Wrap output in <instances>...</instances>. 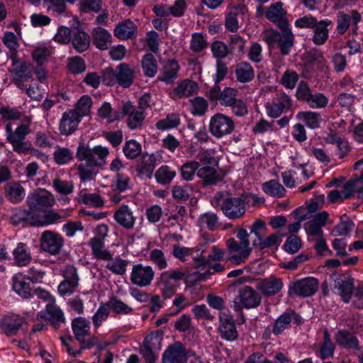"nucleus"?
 I'll return each instance as SVG.
<instances>
[{
  "instance_id": "f257e3e1",
  "label": "nucleus",
  "mask_w": 363,
  "mask_h": 363,
  "mask_svg": "<svg viewBox=\"0 0 363 363\" xmlns=\"http://www.w3.org/2000/svg\"><path fill=\"white\" fill-rule=\"evenodd\" d=\"M250 234L245 229L241 228L238 231L237 238L239 241L231 238L226 240L225 244L228 251L233 254L228 260L233 264H239L245 262L252 252L250 247Z\"/></svg>"
},
{
  "instance_id": "f03ea898",
  "label": "nucleus",
  "mask_w": 363,
  "mask_h": 363,
  "mask_svg": "<svg viewBox=\"0 0 363 363\" xmlns=\"http://www.w3.org/2000/svg\"><path fill=\"white\" fill-rule=\"evenodd\" d=\"M213 201L214 205L220 206L223 214L229 219L235 220L245 214V203L241 197L230 196L228 192H218Z\"/></svg>"
},
{
  "instance_id": "7ed1b4c3",
  "label": "nucleus",
  "mask_w": 363,
  "mask_h": 363,
  "mask_svg": "<svg viewBox=\"0 0 363 363\" xmlns=\"http://www.w3.org/2000/svg\"><path fill=\"white\" fill-rule=\"evenodd\" d=\"M31 119L26 117L21 124L13 130L9 123L5 127L6 140L10 143L15 152L18 153H26L30 150V145L24 141L26 137L30 133Z\"/></svg>"
},
{
  "instance_id": "20e7f679",
  "label": "nucleus",
  "mask_w": 363,
  "mask_h": 363,
  "mask_svg": "<svg viewBox=\"0 0 363 363\" xmlns=\"http://www.w3.org/2000/svg\"><path fill=\"white\" fill-rule=\"evenodd\" d=\"M185 276L186 272L179 269L166 271L160 274L157 285L163 299H169L176 294L179 281Z\"/></svg>"
},
{
  "instance_id": "39448f33",
  "label": "nucleus",
  "mask_w": 363,
  "mask_h": 363,
  "mask_svg": "<svg viewBox=\"0 0 363 363\" xmlns=\"http://www.w3.org/2000/svg\"><path fill=\"white\" fill-rule=\"evenodd\" d=\"M280 30L281 33L273 29L267 30L264 32L263 37L269 46H274L277 43L281 55H287L294 46V35L289 26Z\"/></svg>"
},
{
  "instance_id": "423d86ee",
  "label": "nucleus",
  "mask_w": 363,
  "mask_h": 363,
  "mask_svg": "<svg viewBox=\"0 0 363 363\" xmlns=\"http://www.w3.org/2000/svg\"><path fill=\"white\" fill-rule=\"evenodd\" d=\"M109 154L107 147L97 145L93 148L81 143L77 148L76 157L79 160H85L91 166L102 167L106 162Z\"/></svg>"
},
{
  "instance_id": "0eeeda50",
  "label": "nucleus",
  "mask_w": 363,
  "mask_h": 363,
  "mask_svg": "<svg viewBox=\"0 0 363 363\" xmlns=\"http://www.w3.org/2000/svg\"><path fill=\"white\" fill-rule=\"evenodd\" d=\"M55 203V196L44 189H38L30 194L26 199V204L33 214L37 218L40 212H45Z\"/></svg>"
},
{
  "instance_id": "6e6552de",
  "label": "nucleus",
  "mask_w": 363,
  "mask_h": 363,
  "mask_svg": "<svg viewBox=\"0 0 363 363\" xmlns=\"http://www.w3.org/2000/svg\"><path fill=\"white\" fill-rule=\"evenodd\" d=\"M72 329L82 350L89 349L98 343L97 337L90 335V323L85 318L80 316L74 318L72 320Z\"/></svg>"
},
{
  "instance_id": "1a4fd4ad",
  "label": "nucleus",
  "mask_w": 363,
  "mask_h": 363,
  "mask_svg": "<svg viewBox=\"0 0 363 363\" xmlns=\"http://www.w3.org/2000/svg\"><path fill=\"white\" fill-rule=\"evenodd\" d=\"M235 129L233 120L223 113H216L211 118L209 131L216 138L229 135Z\"/></svg>"
},
{
  "instance_id": "9d476101",
  "label": "nucleus",
  "mask_w": 363,
  "mask_h": 363,
  "mask_svg": "<svg viewBox=\"0 0 363 363\" xmlns=\"http://www.w3.org/2000/svg\"><path fill=\"white\" fill-rule=\"evenodd\" d=\"M318 286V279L313 277H306L296 280L290 283L288 294L289 296H311L317 291Z\"/></svg>"
},
{
  "instance_id": "9b49d317",
  "label": "nucleus",
  "mask_w": 363,
  "mask_h": 363,
  "mask_svg": "<svg viewBox=\"0 0 363 363\" xmlns=\"http://www.w3.org/2000/svg\"><path fill=\"white\" fill-rule=\"evenodd\" d=\"M261 303V296L252 287L244 286L239 291V296L234 301V308L242 315L244 322L242 307L253 308L257 307Z\"/></svg>"
},
{
  "instance_id": "f8f14e48",
  "label": "nucleus",
  "mask_w": 363,
  "mask_h": 363,
  "mask_svg": "<svg viewBox=\"0 0 363 363\" xmlns=\"http://www.w3.org/2000/svg\"><path fill=\"white\" fill-rule=\"evenodd\" d=\"M64 245L62 236L52 230L44 231L40 238V249L50 255H58Z\"/></svg>"
},
{
  "instance_id": "ddd939ff",
  "label": "nucleus",
  "mask_w": 363,
  "mask_h": 363,
  "mask_svg": "<svg viewBox=\"0 0 363 363\" xmlns=\"http://www.w3.org/2000/svg\"><path fill=\"white\" fill-rule=\"evenodd\" d=\"M238 90L230 87H225L223 90L218 85L213 87L208 92V99L211 101H219L223 106L229 107L237 99Z\"/></svg>"
},
{
  "instance_id": "4468645a",
  "label": "nucleus",
  "mask_w": 363,
  "mask_h": 363,
  "mask_svg": "<svg viewBox=\"0 0 363 363\" xmlns=\"http://www.w3.org/2000/svg\"><path fill=\"white\" fill-rule=\"evenodd\" d=\"M155 272L151 267L138 264L133 267L130 281L135 285L144 287L151 284Z\"/></svg>"
},
{
  "instance_id": "2eb2a0df",
  "label": "nucleus",
  "mask_w": 363,
  "mask_h": 363,
  "mask_svg": "<svg viewBox=\"0 0 363 363\" xmlns=\"http://www.w3.org/2000/svg\"><path fill=\"white\" fill-rule=\"evenodd\" d=\"M362 21L361 14L357 10H351L350 13L339 12L337 16V31L339 34H344L350 28V23L352 30L357 31L358 23Z\"/></svg>"
},
{
  "instance_id": "dca6fc26",
  "label": "nucleus",
  "mask_w": 363,
  "mask_h": 363,
  "mask_svg": "<svg viewBox=\"0 0 363 363\" xmlns=\"http://www.w3.org/2000/svg\"><path fill=\"white\" fill-rule=\"evenodd\" d=\"M80 121V116L74 109L65 112L59 125L60 134L68 136L74 133L77 130Z\"/></svg>"
},
{
  "instance_id": "f3484780",
  "label": "nucleus",
  "mask_w": 363,
  "mask_h": 363,
  "mask_svg": "<svg viewBox=\"0 0 363 363\" xmlns=\"http://www.w3.org/2000/svg\"><path fill=\"white\" fill-rule=\"evenodd\" d=\"M64 278L65 280L58 286V291L62 296L69 295L78 286L79 278L76 268L71 265L67 266L64 271Z\"/></svg>"
},
{
  "instance_id": "a211bd4d",
  "label": "nucleus",
  "mask_w": 363,
  "mask_h": 363,
  "mask_svg": "<svg viewBox=\"0 0 363 363\" xmlns=\"http://www.w3.org/2000/svg\"><path fill=\"white\" fill-rule=\"evenodd\" d=\"M265 16L269 21L275 23L279 28L289 26L286 11L283 8V3L278 1L271 4L265 11Z\"/></svg>"
},
{
  "instance_id": "6ab92c4d",
  "label": "nucleus",
  "mask_w": 363,
  "mask_h": 363,
  "mask_svg": "<svg viewBox=\"0 0 363 363\" xmlns=\"http://www.w3.org/2000/svg\"><path fill=\"white\" fill-rule=\"evenodd\" d=\"M48 303L45 307L46 313L43 312L37 315L38 318H42L50 322L55 329H58L61 323H65V318L63 311L58 307L55 301Z\"/></svg>"
},
{
  "instance_id": "aec40b11",
  "label": "nucleus",
  "mask_w": 363,
  "mask_h": 363,
  "mask_svg": "<svg viewBox=\"0 0 363 363\" xmlns=\"http://www.w3.org/2000/svg\"><path fill=\"white\" fill-rule=\"evenodd\" d=\"M291 106V99L285 93L278 94L272 103L266 104L267 114L272 118H278L284 111L289 110Z\"/></svg>"
},
{
  "instance_id": "412c9836",
  "label": "nucleus",
  "mask_w": 363,
  "mask_h": 363,
  "mask_svg": "<svg viewBox=\"0 0 363 363\" xmlns=\"http://www.w3.org/2000/svg\"><path fill=\"white\" fill-rule=\"evenodd\" d=\"M186 361L185 348L179 342L169 345L162 356L163 363H186Z\"/></svg>"
},
{
  "instance_id": "4be33fe9",
  "label": "nucleus",
  "mask_w": 363,
  "mask_h": 363,
  "mask_svg": "<svg viewBox=\"0 0 363 363\" xmlns=\"http://www.w3.org/2000/svg\"><path fill=\"white\" fill-rule=\"evenodd\" d=\"M284 283L281 279L274 276L261 279L257 288L264 296H272L281 291Z\"/></svg>"
},
{
  "instance_id": "5701e85b",
  "label": "nucleus",
  "mask_w": 363,
  "mask_h": 363,
  "mask_svg": "<svg viewBox=\"0 0 363 363\" xmlns=\"http://www.w3.org/2000/svg\"><path fill=\"white\" fill-rule=\"evenodd\" d=\"M328 213L326 211H322L316 214L314 218L305 224V230L307 235L310 236L321 238L323 237L322 228L326 225L328 218Z\"/></svg>"
},
{
  "instance_id": "b1692460",
  "label": "nucleus",
  "mask_w": 363,
  "mask_h": 363,
  "mask_svg": "<svg viewBox=\"0 0 363 363\" xmlns=\"http://www.w3.org/2000/svg\"><path fill=\"white\" fill-rule=\"evenodd\" d=\"M219 319L220 325L218 330L221 337L229 341L236 340L238 333L233 317L225 313H220Z\"/></svg>"
},
{
  "instance_id": "393cba45",
  "label": "nucleus",
  "mask_w": 363,
  "mask_h": 363,
  "mask_svg": "<svg viewBox=\"0 0 363 363\" xmlns=\"http://www.w3.org/2000/svg\"><path fill=\"white\" fill-rule=\"evenodd\" d=\"M113 218L116 223L125 230H131L134 228L136 217L128 205H122L113 214Z\"/></svg>"
},
{
  "instance_id": "a878e982",
  "label": "nucleus",
  "mask_w": 363,
  "mask_h": 363,
  "mask_svg": "<svg viewBox=\"0 0 363 363\" xmlns=\"http://www.w3.org/2000/svg\"><path fill=\"white\" fill-rule=\"evenodd\" d=\"M23 319L20 315L10 313L5 315L0 323V327L8 336L15 335L21 327Z\"/></svg>"
},
{
  "instance_id": "bb28decb",
  "label": "nucleus",
  "mask_w": 363,
  "mask_h": 363,
  "mask_svg": "<svg viewBox=\"0 0 363 363\" xmlns=\"http://www.w3.org/2000/svg\"><path fill=\"white\" fill-rule=\"evenodd\" d=\"M301 317L296 313L294 311H287L281 315L274 322L272 333L278 335L281 334L284 330L289 328L291 325L292 320L299 324L301 323Z\"/></svg>"
},
{
  "instance_id": "cd10ccee",
  "label": "nucleus",
  "mask_w": 363,
  "mask_h": 363,
  "mask_svg": "<svg viewBox=\"0 0 363 363\" xmlns=\"http://www.w3.org/2000/svg\"><path fill=\"white\" fill-rule=\"evenodd\" d=\"M13 65L16 67L11 71L13 74V82L18 88L22 89L24 86L23 83L32 78L31 65L26 62L19 64L13 62Z\"/></svg>"
},
{
  "instance_id": "c85d7f7f",
  "label": "nucleus",
  "mask_w": 363,
  "mask_h": 363,
  "mask_svg": "<svg viewBox=\"0 0 363 363\" xmlns=\"http://www.w3.org/2000/svg\"><path fill=\"white\" fill-rule=\"evenodd\" d=\"M4 194L12 203H19L26 196V190L19 182H9L4 186Z\"/></svg>"
},
{
  "instance_id": "c756f323",
  "label": "nucleus",
  "mask_w": 363,
  "mask_h": 363,
  "mask_svg": "<svg viewBox=\"0 0 363 363\" xmlns=\"http://www.w3.org/2000/svg\"><path fill=\"white\" fill-rule=\"evenodd\" d=\"M332 24L329 19L321 20L313 29L312 42L318 46L324 45L329 38L328 27Z\"/></svg>"
},
{
  "instance_id": "7c9ffc66",
  "label": "nucleus",
  "mask_w": 363,
  "mask_h": 363,
  "mask_svg": "<svg viewBox=\"0 0 363 363\" xmlns=\"http://www.w3.org/2000/svg\"><path fill=\"white\" fill-rule=\"evenodd\" d=\"M137 30V26L130 19H126L116 26L113 33L120 40H128L136 36Z\"/></svg>"
},
{
  "instance_id": "2f4dec72",
  "label": "nucleus",
  "mask_w": 363,
  "mask_h": 363,
  "mask_svg": "<svg viewBox=\"0 0 363 363\" xmlns=\"http://www.w3.org/2000/svg\"><path fill=\"white\" fill-rule=\"evenodd\" d=\"M13 289L21 297L29 298L33 296V289L30 287V280L22 274H16L12 279Z\"/></svg>"
},
{
  "instance_id": "473e14b6",
  "label": "nucleus",
  "mask_w": 363,
  "mask_h": 363,
  "mask_svg": "<svg viewBox=\"0 0 363 363\" xmlns=\"http://www.w3.org/2000/svg\"><path fill=\"white\" fill-rule=\"evenodd\" d=\"M130 106L123 104L118 111H113L109 103L105 102L98 111L99 116L102 118H106L111 123L120 120L124 117V113L128 111Z\"/></svg>"
},
{
  "instance_id": "72a5a7b5",
  "label": "nucleus",
  "mask_w": 363,
  "mask_h": 363,
  "mask_svg": "<svg viewBox=\"0 0 363 363\" xmlns=\"http://www.w3.org/2000/svg\"><path fill=\"white\" fill-rule=\"evenodd\" d=\"M197 176L203 180V185H214L222 179L220 174L213 165L200 166L197 169Z\"/></svg>"
},
{
  "instance_id": "f704fd0d",
  "label": "nucleus",
  "mask_w": 363,
  "mask_h": 363,
  "mask_svg": "<svg viewBox=\"0 0 363 363\" xmlns=\"http://www.w3.org/2000/svg\"><path fill=\"white\" fill-rule=\"evenodd\" d=\"M117 83L124 87H129L133 83L135 78V69L130 67L125 63H122L117 67Z\"/></svg>"
},
{
  "instance_id": "c9c22d12",
  "label": "nucleus",
  "mask_w": 363,
  "mask_h": 363,
  "mask_svg": "<svg viewBox=\"0 0 363 363\" xmlns=\"http://www.w3.org/2000/svg\"><path fill=\"white\" fill-rule=\"evenodd\" d=\"M335 340L340 347L358 351L361 350L358 339L348 330H339L335 335Z\"/></svg>"
},
{
  "instance_id": "e433bc0d",
  "label": "nucleus",
  "mask_w": 363,
  "mask_h": 363,
  "mask_svg": "<svg viewBox=\"0 0 363 363\" xmlns=\"http://www.w3.org/2000/svg\"><path fill=\"white\" fill-rule=\"evenodd\" d=\"M236 80L242 84L250 82L255 78V71L252 65L247 62H240L235 66Z\"/></svg>"
},
{
  "instance_id": "4c0bfd02",
  "label": "nucleus",
  "mask_w": 363,
  "mask_h": 363,
  "mask_svg": "<svg viewBox=\"0 0 363 363\" xmlns=\"http://www.w3.org/2000/svg\"><path fill=\"white\" fill-rule=\"evenodd\" d=\"M14 263L18 267L27 266L32 259L31 253L26 244L18 242L13 250Z\"/></svg>"
},
{
  "instance_id": "58836bf2",
  "label": "nucleus",
  "mask_w": 363,
  "mask_h": 363,
  "mask_svg": "<svg viewBox=\"0 0 363 363\" xmlns=\"http://www.w3.org/2000/svg\"><path fill=\"white\" fill-rule=\"evenodd\" d=\"M73 48L78 52H82L89 48L90 37L89 35L79 29L73 30L71 41Z\"/></svg>"
},
{
  "instance_id": "ea45409f",
  "label": "nucleus",
  "mask_w": 363,
  "mask_h": 363,
  "mask_svg": "<svg viewBox=\"0 0 363 363\" xmlns=\"http://www.w3.org/2000/svg\"><path fill=\"white\" fill-rule=\"evenodd\" d=\"M123 104H128L130 106L128 111L124 113V116H128V125L129 128L131 129L139 128L145 119L143 111L142 109L134 108L129 101Z\"/></svg>"
},
{
  "instance_id": "a19ab883",
  "label": "nucleus",
  "mask_w": 363,
  "mask_h": 363,
  "mask_svg": "<svg viewBox=\"0 0 363 363\" xmlns=\"http://www.w3.org/2000/svg\"><path fill=\"white\" fill-rule=\"evenodd\" d=\"M179 69L178 62L174 60L167 61L163 67L162 74L158 77V80L167 83H172L177 77Z\"/></svg>"
},
{
  "instance_id": "79ce46f5",
  "label": "nucleus",
  "mask_w": 363,
  "mask_h": 363,
  "mask_svg": "<svg viewBox=\"0 0 363 363\" xmlns=\"http://www.w3.org/2000/svg\"><path fill=\"white\" fill-rule=\"evenodd\" d=\"M93 43L97 48L106 50L111 41V34L102 28H95L92 32Z\"/></svg>"
},
{
  "instance_id": "37998d69",
  "label": "nucleus",
  "mask_w": 363,
  "mask_h": 363,
  "mask_svg": "<svg viewBox=\"0 0 363 363\" xmlns=\"http://www.w3.org/2000/svg\"><path fill=\"white\" fill-rule=\"evenodd\" d=\"M89 245L96 258L106 261L111 260L112 255L110 252L104 248V243L101 238L96 237L91 238Z\"/></svg>"
},
{
  "instance_id": "c03bdc74",
  "label": "nucleus",
  "mask_w": 363,
  "mask_h": 363,
  "mask_svg": "<svg viewBox=\"0 0 363 363\" xmlns=\"http://www.w3.org/2000/svg\"><path fill=\"white\" fill-rule=\"evenodd\" d=\"M36 218L34 216L30 208L25 209L21 207L16 208L13 210V213L10 218V222L13 225H18L22 223L32 220V223Z\"/></svg>"
},
{
  "instance_id": "a18cd8bd",
  "label": "nucleus",
  "mask_w": 363,
  "mask_h": 363,
  "mask_svg": "<svg viewBox=\"0 0 363 363\" xmlns=\"http://www.w3.org/2000/svg\"><path fill=\"white\" fill-rule=\"evenodd\" d=\"M250 234L255 236V238L252 240V245L257 248L266 235L267 230L266 223L261 219H256L250 227Z\"/></svg>"
},
{
  "instance_id": "49530a36",
  "label": "nucleus",
  "mask_w": 363,
  "mask_h": 363,
  "mask_svg": "<svg viewBox=\"0 0 363 363\" xmlns=\"http://www.w3.org/2000/svg\"><path fill=\"white\" fill-rule=\"evenodd\" d=\"M304 57L307 65H312L316 64L320 70H323L326 66V60L323 52L319 49L313 48L306 51L304 54Z\"/></svg>"
},
{
  "instance_id": "de8ad7c7",
  "label": "nucleus",
  "mask_w": 363,
  "mask_h": 363,
  "mask_svg": "<svg viewBox=\"0 0 363 363\" xmlns=\"http://www.w3.org/2000/svg\"><path fill=\"white\" fill-rule=\"evenodd\" d=\"M154 341H157V338L152 335L145 337L143 345L140 347V353L143 354L146 363H155L156 357L152 351L155 345Z\"/></svg>"
},
{
  "instance_id": "09e8293b",
  "label": "nucleus",
  "mask_w": 363,
  "mask_h": 363,
  "mask_svg": "<svg viewBox=\"0 0 363 363\" xmlns=\"http://www.w3.org/2000/svg\"><path fill=\"white\" fill-rule=\"evenodd\" d=\"M197 84L191 80H184L174 88V93L179 98L188 97L196 92Z\"/></svg>"
},
{
  "instance_id": "8fccbe9b",
  "label": "nucleus",
  "mask_w": 363,
  "mask_h": 363,
  "mask_svg": "<svg viewBox=\"0 0 363 363\" xmlns=\"http://www.w3.org/2000/svg\"><path fill=\"white\" fill-rule=\"evenodd\" d=\"M297 118L312 129L318 128L321 121L320 114L313 111H300L297 114Z\"/></svg>"
},
{
  "instance_id": "3c124183",
  "label": "nucleus",
  "mask_w": 363,
  "mask_h": 363,
  "mask_svg": "<svg viewBox=\"0 0 363 363\" xmlns=\"http://www.w3.org/2000/svg\"><path fill=\"white\" fill-rule=\"evenodd\" d=\"M246 9L245 6H238L232 9L225 17V27L231 32H236L239 28L238 16Z\"/></svg>"
},
{
  "instance_id": "603ef678",
  "label": "nucleus",
  "mask_w": 363,
  "mask_h": 363,
  "mask_svg": "<svg viewBox=\"0 0 363 363\" xmlns=\"http://www.w3.org/2000/svg\"><path fill=\"white\" fill-rule=\"evenodd\" d=\"M156 162L157 158L154 155L144 154L138 171L140 174H145L150 178L155 169Z\"/></svg>"
},
{
  "instance_id": "864d4df0",
  "label": "nucleus",
  "mask_w": 363,
  "mask_h": 363,
  "mask_svg": "<svg viewBox=\"0 0 363 363\" xmlns=\"http://www.w3.org/2000/svg\"><path fill=\"white\" fill-rule=\"evenodd\" d=\"M142 67L146 77H153L157 72V63L151 53H147L142 60Z\"/></svg>"
},
{
  "instance_id": "5fc2aeb1",
  "label": "nucleus",
  "mask_w": 363,
  "mask_h": 363,
  "mask_svg": "<svg viewBox=\"0 0 363 363\" xmlns=\"http://www.w3.org/2000/svg\"><path fill=\"white\" fill-rule=\"evenodd\" d=\"M354 225L353 221L344 214L340 218V222L333 228V233L336 236L347 235L352 230Z\"/></svg>"
},
{
  "instance_id": "6e6d98bb",
  "label": "nucleus",
  "mask_w": 363,
  "mask_h": 363,
  "mask_svg": "<svg viewBox=\"0 0 363 363\" xmlns=\"http://www.w3.org/2000/svg\"><path fill=\"white\" fill-rule=\"evenodd\" d=\"M106 303L110 307V310L111 309L117 315H128L133 311L130 306L114 296L111 297Z\"/></svg>"
},
{
  "instance_id": "4d7b16f0",
  "label": "nucleus",
  "mask_w": 363,
  "mask_h": 363,
  "mask_svg": "<svg viewBox=\"0 0 363 363\" xmlns=\"http://www.w3.org/2000/svg\"><path fill=\"white\" fill-rule=\"evenodd\" d=\"M262 189L266 194L276 197H283L286 192L284 187L274 179L264 183Z\"/></svg>"
},
{
  "instance_id": "13d9d810",
  "label": "nucleus",
  "mask_w": 363,
  "mask_h": 363,
  "mask_svg": "<svg viewBox=\"0 0 363 363\" xmlns=\"http://www.w3.org/2000/svg\"><path fill=\"white\" fill-rule=\"evenodd\" d=\"M338 289L342 299L347 303L350 300L354 289L353 280L347 277L338 282Z\"/></svg>"
},
{
  "instance_id": "bf43d9fd",
  "label": "nucleus",
  "mask_w": 363,
  "mask_h": 363,
  "mask_svg": "<svg viewBox=\"0 0 363 363\" xmlns=\"http://www.w3.org/2000/svg\"><path fill=\"white\" fill-rule=\"evenodd\" d=\"M335 345L332 342L327 329L323 330V342L320 346V354L322 359H326L333 354Z\"/></svg>"
},
{
  "instance_id": "052dcab7",
  "label": "nucleus",
  "mask_w": 363,
  "mask_h": 363,
  "mask_svg": "<svg viewBox=\"0 0 363 363\" xmlns=\"http://www.w3.org/2000/svg\"><path fill=\"white\" fill-rule=\"evenodd\" d=\"M109 314L110 307H108V305L106 303H101L92 317L94 326L96 328H99L103 322L108 318Z\"/></svg>"
},
{
  "instance_id": "680f3d73",
  "label": "nucleus",
  "mask_w": 363,
  "mask_h": 363,
  "mask_svg": "<svg viewBox=\"0 0 363 363\" xmlns=\"http://www.w3.org/2000/svg\"><path fill=\"white\" fill-rule=\"evenodd\" d=\"M201 164L196 161H191L184 164L181 167V175L186 181H191L194 179L195 173Z\"/></svg>"
},
{
  "instance_id": "e2e57ef3",
  "label": "nucleus",
  "mask_w": 363,
  "mask_h": 363,
  "mask_svg": "<svg viewBox=\"0 0 363 363\" xmlns=\"http://www.w3.org/2000/svg\"><path fill=\"white\" fill-rule=\"evenodd\" d=\"M52 186L55 191L62 195H68L73 192L74 184L72 181L62 180L55 178L52 181Z\"/></svg>"
},
{
  "instance_id": "0e129e2a",
  "label": "nucleus",
  "mask_w": 363,
  "mask_h": 363,
  "mask_svg": "<svg viewBox=\"0 0 363 363\" xmlns=\"http://www.w3.org/2000/svg\"><path fill=\"white\" fill-rule=\"evenodd\" d=\"M180 123V118L179 114L172 113L167 116L164 119L159 121L156 123V127L159 130H166L169 128H176Z\"/></svg>"
},
{
  "instance_id": "69168bd1",
  "label": "nucleus",
  "mask_w": 363,
  "mask_h": 363,
  "mask_svg": "<svg viewBox=\"0 0 363 363\" xmlns=\"http://www.w3.org/2000/svg\"><path fill=\"white\" fill-rule=\"evenodd\" d=\"M128 264V261L122 259L119 257H117L114 260H110V262L106 264V268L113 274L123 275L126 272Z\"/></svg>"
},
{
  "instance_id": "338daca9",
  "label": "nucleus",
  "mask_w": 363,
  "mask_h": 363,
  "mask_svg": "<svg viewBox=\"0 0 363 363\" xmlns=\"http://www.w3.org/2000/svg\"><path fill=\"white\" fill-rule=\"evenodd\" d=\"M111 187L114 191H117L118 193L130 189V178L123 174L117 173Z\"/></svg>"
},
{
  "instance_id": "774afa93",
  "label": "nucleus",
  "mask_w": 363,
  "mask_h": 363,
  "mask_svg": "<svg viewBox=\"0 0 363 363\" xmlns=\"http://www.w3.org/2000/svg\"><path fill=\"white\" fill-rule=\"evenodd\" d=\"M150 260L155 264L160 270L167 267V261L164 252L159 249H154L149 255Z\"/></svg>"
}]
</instances>
